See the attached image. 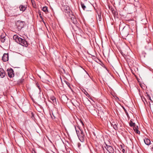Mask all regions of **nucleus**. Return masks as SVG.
I'll return each instance as SVG.
<instances>
[{
    "instance_id": "16",
    "label": "nucleus",
    "mask_w": 153,
    "mask_h": 153,
    "mask_svg": "<svg viewBox=\"0 0 153 153\" xmlns=\"http://www.w3.org/2000/svg\"><path fill=\"white\" fill-rule=\"evenodd\" d=\"M129 125L131 127H133L136 126L135 123H133L131 120L130 121L129 123Z\"/></svg>"
},
{
    "instance_id": "24",
    "label": "nucleus",
    "mask_w": 153,
    "mask_h": 153,
    "mask_svg": "<svg viewBox=\"0 0 153 153\" xmlns=\"http://www.w3.org/2000/svg\"><path fill=\"white\" fill-rule=\"evenodd\" d=\"M39 16L40 17V18L41 19H42V15L40 13L39 14Z\"/></svg>"
},
{
    "instance_id": "22",
    "label": "nucleus",
    "mask_w": 153,
    "mask_h": 153,
    "mask_svg": "<svg viewBox=\"0 0 153 153\" xmlns=\"http://www.w3.org/2000/svg\"><path fill=\"white\" fill-rule=\"evenodd\" d=\"M148 96L149 99L151 101H152V100H151V97L150 96H149V95H148Z\"/></svg>"
},
{
    "instance_id": "31",
    "label": "nucleus",
    "mask_w": 153,
    "mask_h": 153,
    "mask_svg": "<svg viewBox=\"0 0 153 153\" xmlns=\"http://www.w3.org/2000/svg\"><path fill=\"white\" fill-rule=\"evenodd\" d=\"M22 82V81L21 80V83Z\"/></svg>"
},
{
    "instance_id": "21",
    "label": "nucleus",
    "mask_w": 153,
    "mask_h": 153,
    "mask_svg": "<svg viewBox=\"0 0 153 153\" xmlns=\"http://www.w3.org/2000/svg\"><path fill=\"white\" fill-rule=\"evenodd\" d=\"M122 152L123 153H125L126 152L125 150L124 149H122Z\"/></svg>"
},
{
    "instance_id": "12",
    "label": "nucleus",
    "mask_w": 153,
    "mask_h": 153,
    "mask_svg": "<svg viewBox=\"0 0 153 153\" xmlns=\"http://www.w3.org/2000/svg\"><path fill=\"white\" fill-rule=\"evenodd\" d=\"M145 143L147 145H149L151 144V141L149 139L146 138L144 140Z\"/></svg>"
},
{
    "instance_id": "17",
    "label": "nucleus",
    "mask_w": 153,
    "mask_h": 153,
    "mask_svg": "<svg viewBox=\"0 0 153 153\" xmlns=\"http://www.w3.org/2000/svg\"><path fill=\"white\" fill-rule=\"evenodd\" d=\"M98 17H97V19H98L100 21H101L102 19V18L100 13H98Z\"/></svg>"
},
{
    "instance_id": "4",
    "label": "nucleus",
    "mask_w": 153,
    "mask_h": 153,
    "mask_svg": "<svg viewBox=\"0 0 153 153\" xmlns=\"http://www.w3.org/2000/svg\"><path fill=\"white\" fill-rule=\"evenodd\" d=\"M25 22H24L18 21L16 23L17 28L19 30H20L24 26Z\"/></svg>"
},
{
    "instance_id": "6",
    "label": "nucleus",
    "mask_w": 153,
    "mask_h": 153,
    "mask_svg": "<svg viewBox=\"0 0 153 153\" xmlns=\"http://www.w3.org/2000/svg\"><path fill=\"white\" fill-rule=\"evenodd\" d=\"M7 71L8 75L9 77L11 78L14 76V71L12 68L8 69Z\"/></svg>"
},
{
    "instance_id": "26",
    "label": "nucleus",
    "mask_w": 153,
    "mask_h": 153,
    "mask_svg": "<svg viewBox=\"0 0 153 153\" xmlns=\"http://www.w3.org/2000/svg\"><path fill=\"white\" fill-rule=\"evenodd\" d=\"M115 124V123L113 122L111 124L112 126L113 125V124Z\"/></svg>"
},
{
    "instance_id": "28",
    "label": "nucleus",
    "mask_w": 153,
    "mask_h": 153,
    "mask_svg": "<svg viewBox=\"0 0 153 153\" xmlns=\"http://www.w3.org/2000/svg\"><path fill=\"white\" fill-rule=\"evenodd\" d=\"M37 86L38 87L39 89H40V88H39V86L38 85H37Z\"/></svg>"
},
{
    "instance_id": "29",
    "label": "nucleus",
    "mask_w": 153,
    "mask_h": 153,
    "mask_svg": "<svg viewBox=\"0 0 153 153\" xmlns=\"http://www.w3.org/2000/svg\"><path fill=\"white\" fill-rule=\"evenodd\" d=\"M87 73V74H88V76L89 77H90V76H89V75H88V73Z\"/></svg>"
},
{
    "instance_id": "15",
    "label": "nucleus",
    "mask_w": 153,
    "mask_h": 153,
    "mask_svg": "<svg viewBox=\"0 0 153 153\" xmlns=\"http://www.w3.org/2000/svg\"><path fill=\"white\" fill-rule=\"evenodd\" d=\"M42 10L45 12L46 13H48V10L47 7L45 6L43 7L42 9Z\"/></svg>"
},
{
    "instance_id": "19",
    "label": "nucleus",
    "mask_w": 153,
    "mask_h": 153,
    "mask_svg": "<svg viewBox=\"0 0 153 153\" xmlns=\"http://www.w3.org/2000/svg\"><path fill=\"white\" fill-rule=\"evenodd\" d=\"M64 82H65V83L71 89V88L70 86V83L66 81H64Z\"/></svg>"
},
{
    "instance_id": "14",
    "label": "nucleus",
    "mask_w": 153,
    "mask_h": 153,
    "mask_svg": "<svg viewBox=\"0 0 153 153\" xmlns=\"http://www.w3.org/2000/svg\"><path fill=\"white\" fill-rule=\"evenodd\" d=\"M20 10L23 12L25 11L26 9V7L23 5H21L19 6Z\"/></svg>"
},
{
    "instance_id": "18",
    "label": "nucleus",
    "mask_w": 153,
    "mask_h": 153,
    "mask_svg": "<svg viewBox=\"0 0 153 153\" xmlns=\"http://www.w3.org/2000/svg\"><path fill=\"white\" fill-rule=\"evenodd\" d=\"M81 5L82 8L84 10H85V9L86 8V6L82 2L81 3Z\"/></svg>"
},
{
    "instance_id": "1",
    "label": "nucleus",
    "mask_w": 153,
    "mask_h": 153,
    "mask_svg": "<svg viewBox=\"0 0 153 153\" xmlns=\"http://www.w3.org/2000/svg\"><path fill=\"white\" fill-rule=\"evenodd\" d=\"M13 38L16 42L19 43L23 46L27 47L28 46V44L27 42L25 39L19 37L17 35H14Z\"/></svg>"
},
{
    "instance_id": "8",
    "label": "nucleus",
    "mask_w": 153,
    "mask_h": 153,
    "mask_svg": "<svg viewBox=\"0 0 153 153\" xmlns=\"http://www.w3.org/2000/svg\"><path fill=\"white\" fill-rule=\"evenodd\" d=\"M2 59L4 62H6L8 60V55L7 54L4 53L2 56Z\"/></svg>"
},
{
    "instance_id": "9",
    "label": "nucleus",
    "mask_w": 153,
    "mask_h": 153,
    "mask_svg": "<svg viewBox=\"0 0 153 153\" xmlns=\"http://www.w3.org/2000/svg\"><path fill=\"white\" fill-rule=\"evenodd\" d=\"M72 16L71 17V19L72 21V22L74 24H76L77 23V21L76 19L75 18L74 16L71 14Z\"/></svg>"
},
{
    "instance_id": "5",
    "label": "nucleus",
    "mask_w": 153,
    "mask_h": 153,
    "mask_svg": "<svg viewBox=\"0 0 153 153\" xmlns=\"http://www.w3.org/2000/svg\"><path fill=\"white\" fill-rule=\"evenodd\" d=\"M105 147L109 153H114V150L111 146L106 144V146Z\"/></svg>"
},
{
    "instance_id": "10",
    "label": "nucleus",
    "mask_w": 153,
    "mask_h": 153,
    "mask_svg": "<svg viewBox=\"0 0 153 153\" xmlns=\"http://www.w3.org/2000/svg\"><path fill=\"white\" fill-rule=\"evenodd\" d=\"M133 129L134 131V132L138 134H140V131L138 130V127L137 126H134L133 127Z\"/></svg>"
},
{
    "instance_id": "11",
    "label": "nucleus",
    "mask_w": 153,
    "mask_h": 153,
    "mask_svg": "<svg viewBox=\"0 0 153 153\" xmlns=\"http://www.w3.org/2000/svg\"><path fill=\"white\" fill-rule=\"evenodd\" d=\"M50 100H51V102L53 104L56 103V98L54 96H51L50 97Z\"/></svg>"
},
{
    "instance_id": "13",
    "label": "nucleus",
    "mask_w": 153,
    "mask_h": 153,
    "mask_svg": "<svg viewBox=\"0 0 153 153\" xmlns=\"http://www.w3.org/2000/svg\"><path fill=\"white\" fill-rule=\"evenodd\" d=\"M5 36L4 34H2L1 36V41L2 42H4L5 40Z\"/></svg>"
},
{
    "instance_id": "27",
    "label": "nucleus",
    "mask_w": 153,
    "mask_h": 153,
    "mask_svg": "<svg viewBox=\"0 0 153 153\" xmlns=\"http://www.w3.org/2000/svg\"><path fill=\"white\" fill-rule=\"evenodd\" d=\"M81 123H82V125L84 126V124H83V123L82 121H81Z\"/></svg>"
},
{
    "instance_id": "23",
    "label": "nucleus",
    "mask_w": 153,
    "mask_h": 153,
    "mask_svg": "<svg viewBox=\"0 0 153 153\" xmlns=\"http://www.w3.org/2000/svg\"><path fill=\"white\" fill-rule=\"evenodd\" d=\"M52 114H53V117L54 118V119L56 118V116H55L53 114V113H52Z\"/></svg>"
},
{
    "instance_id": "3",
    "label": "nucleus",
    "mask_w": 153,
    "mask_h": 153,
    "mask_svg": "<svg viewBox=\"0 0 153 153\" xmlns=\"http://www.w3.org/2000/svg\"><path fill=\"white\" fill-rule=\"evenodd\" d=\"M63 11L69 16H70L71 14H72V12L71 10H70L69 7L67 6V5L64 6L63 7Z\"/></svg>"
},
{
    "instance_id": "30",
    "label": "nucleus",
    "mask_w": 153,
    "mask_h": 153,
    "mask_svg": "<svg viewBox=\"0 0 153 153\" xmlns=\"http://www.w3.org/2000/svg\"><path fill=\"white\" fill-rule=\"evenodd\" d=\"M43 49L45 51V48H43Z\"/></svg>"
},
{
    "instance_id": "7",
    "label": "nucleus",
    "mask_w": 153,
    "mask_h": 153,
    "mask_svg": "<svg viewBox=\"0 0 153 153\" xmlns=\"http://www.w3.org/2000/svg\"><path fill=\"white\" fill-rule=\"evenodd\" d=\"M5 75L6 73L4 70L2 68H0V77L3 78Z\"/></svg>"
},
{
    "instance_id": "20",
    "label": "nucleus",
    "mask_w": 153,
    "mask_h": 153,
    "mask_svg": "<svg viewBox=\"0 0 153 153\" xmlns=\"http://www.w3.org/2000/svg\"><path fill=\"white\" fill-rule=\"evenodd\" d=\"M113 127L114 128L115 130H117V123L114 124H113Z\"/></svg>"
},
{
    "instance_id": "2",
    "label": "nucleus",
    "mask_w": 153,
    "mask_h": 153,
    "mask_svg": "<svg viewBox=\"0 0 153 153\" xmlns=\"http://www.w3.org/2000/svg\"><path fill=\"white\" fill-rule=\"evenodd\" d=\"M75 128L78 137L82 142H83L85 140V136L83 131L79 126L75 127Z\"/></svg>"
},
{
    "instance_id": "25",
    "label": "nucleus",
    "mask_w": 153,
    "mask_h": 153,
    "mask_svg": "<svg viewBox=\"0 0 153 153\" xmlns=\"http://www.w3.org/2000/svg\"><path fill=\"white\" fill-rule=\"evenodd\" d=\"M119 51H120V53L122 54L123 52H122V51L120 50H119Z\"/></svg>"
}]
</instances>
